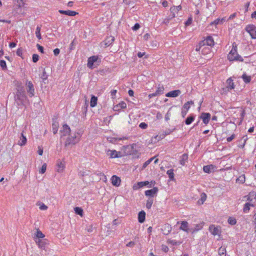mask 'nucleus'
<instances>
[{
	"mask_svg": "<svg viewBox=\"0 0 256 256\" xmlns=\"http://www.w3.org/2000/svg\"><path fill=\"white\" fill-rule=\"evenodd\" d=\"M188 222L186 221H182L181 222V226L180 228V229L181 230H182L184 232H191V230L192 228H188Z\"/></svg>",
	"mask_w": 256,
	"mask_h": 256,
	"instance_id": "2eb2a0df",
	"label": "nucleus"
},
{
	"mask_svg": "<svg viewBox=\"0 0 256 256\" xmlns=\"http://www.w3.org/2000/svg\"><path fill=\"white\" fill-rule=\"evenodd\" d=\"M79 140L80 138L78 137L76 134L73 136L70 134L65 142L64 146H68L70 144H75L78 143Z\"/></svg>",
	"mask_w": 256,
	"mask_h": 256,
	"instance_id": "7ed1b4c3",
	"label": "nucleus"
},
{
	"mask_svg": "<svg viewBox=\"0 0 256 256\" xmlns=\"http://www.w3.org/2000/svg\"><path fill=\"white\" fill-rule=\"evenodd\" d=\"M36 238H37V240L40 239V238H43L44 237V235L42 234V232L40 230H38L36 232Z\"/></svg>",
	"mask_w": 256,
	"mask_h": 256,
	"instance_id": "79ce46f5",
	"label": "nucleus"
},
{
	"mask_svg": "<svg viewBox=\"0 0 256 256\" xmlns=\"http://www.w3.org/2000/svg\"><path fill=\"white\" fill-rule=\"evenodd\" d=\"M58 12L62 14H65L69 16H74L77 14L78 13L75 11H72L70 10H59Z\"/></svg>",
	"mask_w": 256,
	"mask_h": 256,
	"instance_id": "6ab92c4d",
	"label": "nucleus"
},
{
	"mask_svg": "<svg viewBox=\"0 0 256 256\" xmlns=\"http://www.w3.org/2000/svg\"><path fill=\"white\" fill-rule=\"evenodd\" d=\"M52 128L53 130V133L56 134L57 133L58 129V123L56 121L54 122L52 124Z\"/></svg>",
	"mask_w": 256,
	"mask_h": 256,
	"instance_id": "473e14b6",
	"label": "nucleus"
},
{
	"mask_svg": "<svg viewBox=\"0 0 256 256\" xmlns=\"http://www.w3.org/2000/svg\"><path fill=\"white\" fill-rule=\"evenodd\" d=\"M201 228H202V226H200L198 224H196L194 228H192V230H191L190 232L192 233H194V232H197L198 230H200Z\"/></svg>",
	"mask_w": 256,
	"mask_h": 256,
	"instance_id": "49530a36",
	"label": "nucleus"
},
{
	"mask_svg": "<svg viewBox=\"0 0 256 256\" xmlns=\"http://www.w3.org/2000/svg\"><path fill=\"white\" fill-rule=\"evenodd\" d=\"M210 114L208 112H202L200 118L202 120L204 124H207L210 122Z\"/></svg>",
	"mask_w": 256,
	"mask_h": 256,
	"instance_id": "9b49d317",
	"label": "nucleus"
},
{
	"mask_svg": "<svg viewBox=\"0 0 256 256\" xmlns=\"http://www.w3.org/2000/svg\"><path fill=\"white\" fill-rule=\"evenodd\" d=\"M60 50L58 48H55L54 50V54L56 56H57L60 54Z\"/></svg>",
	"mask_w": 256,
	"mask_h": 256,
	"instance_id": "e2e57ef3",
	"label": "nucleus"
},
{
	"mask_svg": "<svg viewBox=\"0 0 256 256\" xmlns=\"http://www.w3.org/2000/svg\"><path fill=\"white\" fill-rule=\"evenodd\" d=\"M101 60L98 58V56H93L88 58L87 66L90 69H93L100 64Z\"/></svg>",
	"mask_w": 256,
	"mask_h": 256,
	"instance_id": "f03ea898",
	"label": "nucleus"
},
{
	"mask_svg": "<svg viewBox=\"0 0 256 256\" xmlns=\"http://www.w3.org/2000/svg\"><path fill=\"white\" fill-rule=\"evenodd\" d=\"M16 44L14 42H11L9 44V46L10 48H14L16 47Z\"/></svg>",
	"mask_w": 256,
	"mask_h": 256,
	"instance_id": "69168bd1",
	"label": "nucleus"
},
{
	"mask_svg": "<svg viewBox=\"0 0 256 256\" xmlns=\"http://www.w3.org/2000/svg\"><path fill=\"white\" fill-rule=\"evenodd\" d=\"M206 194L202 192L200 194V198L198 200V204L200 205H201L204 204V202L206 200Z\"/></svg>",
	"mask_w": 256,
	"mask_h": 256,
	"instance_id": "c756f323",
	"label": "nucleus"
},
{
	"mask_svg": "<svg viewBox=\"0 0 256 256\" xmlns=\"http://www.w3.org/2000/svg\"><path fill=\"white\" fill-rule=\"evenodd\" d=\"M26 88L28 96L32 98L34 96V88L33 84L30 81L27 80L26 84Z\"/></svg>",
	"mask_w": 256,
	"mask_h": 256,
	"instance_id": "39448f33",
	"label": "nucleus"
},
{
	"mask_svg": "<svg viewBox=\"0 0 256 256\" xmlns=\"http://www.w3.org/2000/svg\"><path fill=\"white\" fill-rule=\"evenodd\" d=\"M64 168V164L62 162H60L57 164L56 170L58 172H62Z\"/></svg>",
	"mask_w": 256,
	"mask_h": 256,
	"instance_id": "e433bc0d",
	"label": "nucleus"
},
{
	"mask_svg": "<svg viewBox=\"0 0 256 256\" xmlns=\"http://www.w3.org/2000/svg\"><path fill=\"white\" fill-rule=\"evenodd\" d=\"M106 152L107 156H110V158H118L122 156L121 152H117L116 150H106Z\"/></svg>",
	"mask_w": 256,
	"mask_h": 256,
	"instance_id": "423d86ee",
	"label": "nucleus"
},
{
	"mask_svg": "<svg viewBox=\"0 0 256 256\" xmlns=\"http://www.w3.org/2000/svg\"><path fill=\"white\" fill-rule=\"evenodd\" d=\"M16 54L18 56H21L22 54V50L18 48L16 52Z\"/></svg>",
	"mask_w": 256,
	"mask_h": 256,
	"instance_id": "338daca9",
	"label": "nucleus"
},
{
	"mask_svg": "<svg viewBox=\"0 0 256 256\" xmlns=\"http://www.w3.org/2000/svg\"><path fill=\"white\" fill-rule=\"evenodd\" d=\"M237 181L240 182V183L243 184L245 182V176L244 175H242L240 176L236 180Z\"/></svg>",
	"mask_w": 256,
	"mask_h": 256,
	"instance_id": "3c124183",
	"label": "nucleus"
},
{
	"mask_svg": "<svg viewBox=\"0 0 256 256\" xmlns=\"http://www.w3.org/2000/svg\"><path fill=\"white\" fill-rule=\"evenodd\" d=\"M140 28V25L138 23H136L132 27V30L134 31L138 30Z\"/></svg>",
	"mask_w": 256,
	"mask_h": 256,
	"instance_id": "5fc2aeb1",
	"label": "nucleus"
},
{
	"mask_svg": "<svg viewBox=\"0 0 256 256\" xmlns=\"http://www.w3.org/2000/svg\"><path fill=\"white\" fill-rule=\"evenodd\" d=\"M209 230L210 232L214 236L220 235V228L218 226H215L214 224L210 226Z\"/></svg>",
	"mask_w": 256,
	"mask_h": 256,
	"instance_id": "f8f14e48",
	"label": "nucleus"
},
{
	"mask_svg": "<svg viewBox=\"0 0 256 256\" xmlns=\"http://www.w3.org/2000/svg\"><path fill=\"white\" fill-rule=\"evenodd\" d=\"M111 180L113 186H118L120 185L121 180L119 177L114 175L112 176Z\"/></svg>",
	"mask_w": 256,
	"mask_h": 256,
	"instance_id": "f3484780",
	"label": "nucleus"
},
{
	"mask_svg": "<svg viewBox=\"0 0 256 256\" xmlns=\"http://www.w3.org/2000/svg\"><path fill=\"white\" fill-rule=\"evenodd\" d=\"M226 88H227L228 90H232L234 88V83L233 82V80L231 78L227 80L226 81Z\"/></svg>",
	"mask_w": 256,
	"mask_h": 256,
	"instance_id": "aec40b11",
	"label": "nucleus"
},
{
	"mask_svg": "<svg viewBox=\"0 0 256 256\" xmlns=\"http://www.w3.org/2000/svg\"><path fill=\"white\" fill-rule=\"evenodd\" d=\"M116 92H117L116 90H114L111 91L110 93H111V96H112V98H114Z\"/></svg>",
	"mask_w": 256,
	"mask_h": 256,
	"instance_id": "0e129e2a",
	"label": "nucleus"
},
{
	"mask_svg": "<svg viewBox=\"0 0 256 256\" xmlns=\"http://www.w3.org/2000/svg\"><path fill=\"white\" fill-rule=\"evenodd\" d=\"M32 62H36L39 60V56L37 54H34L32 56Z\"/></svg>",
	"mask_w": 256,
	"mask_h": 256,
	"instance_id": "8fccbe9b",
	"label": "nucleus"
},
{
	"mask_svg": "<svg viewBox=\"0 0 256 256\" xmlns=\"http://www.w3.org/2000/svg\"><path fill=\"white\" fill-rule=\"evenodd\" d=\"M168 244H172L173 246L180 245L181 244V242L174 240H168Z\"/></svg>",
	"mask_w": 256,
	"mask_h": 256,
	"instance_id": "ea45409f",
	"label": "nucleus"
},
{
	"mask_svg": "<svg viewBox=\"0 0 256 256\" xmlns=\"http://www.w3.org/2000/svg\"><path fill=\"white\" fill-rule=\"evenodd\" d=\"M36 47L38 48V50H39V52H40L42 53H44L43 46H41L39 44H36Z\"/></svg>",
	"mask_w": 256,
	"mask_h": 256,
	"instance_id": "052dcab7",
	"label": "nucleus"
},
{
	"mask_svg": "<svg viewBox=\"0 0 256 256\" xmlns=\"http://www.w3.org/2000/svg\"><path fill=\"white\" fill-rule=\"evenodd\" d=\"M196 117V115L194 114H192L188 116V117L186 118L184 120V122L186 125H189L191 124L194 120Z\"/></svg>",
	"mask_w": 256,
	"mask_h": 256,
	"instance_id": "4be33fe9",
	"label": "nucleus"
},
{
	"mask_svg": "<svg viewBox=\"0 0 256 256\" xmlns=\"http://www.w3.org/2000/svg\"><path fill=\"white\" fill-rule=\"evenodd\" d=\"M134 245V242H130L128 244H126V246L128 247H132Z\"/></svg>",
	"mask_w": 256,
	"mask_h": 256,
	"instance_id": "774afa93",
	"label": "nucleus"
},
{
	"mask_svg": "<svg viewBox=\"0 0 256 256\" xmlns=\"http://www.w3.org/2000/svg\"><path fill=\"white\" fill-rule=\"evenodd\" d=\"M214 40L211 36H208L206 37V38L200 42V46H214Z\"/></svg>",
	"mask_w": 256,
	"mask_h": 256,
	"instance_id": "20e7f679",
	"label": "nucleus"
},
{
	"mask_svg": "<svg viewBox=\"0 0 256 256\" xmlns=\"http://www.w3.org/2000/svg\"><path fill=\"white\" fill-rule=\"evenodd\" d=\"M226 250L224 248H220L218 249V254L220 256H226Z\"/></svg>",
	"mask_w": 256,
	"mask_h": 256,
	"instance_id": "37998d69",
	"label": "nucleus"
},
{
	"mask_svg": "<svg viewBox=\"0 0 256 256\" xmlns=\"http://www.w3.org/2000/svg\"><path fill=\"white\" fill-rule=\"evenodd\" d=\"M48 74H46V71L44 70L43 72H42V74L41 76V78L43 80H46L47 78H48Z\"/></svg>",
	"mask_w": 256,
	"mask_h": 256,
	"instance_id": "4d7b16f0",
	"label": "nucleus"
},
{
	"mask_svg": "<svg viewBox=\"0 0 256 256\" xmlns=\"http://www.w3.org/2000/svg\"><path fill=\"white\" fill-rule=\"evenodd\" d=\"M18 8H21L24 6L26 0H13Z\"/></svg>",
	"mask_w": 256,
	"mask_h": 256,
	"instance_id": "c85d7f7f",
	"label": "nucleus"
},
{
	"mask_svg": "<svg viewBox=\"0 0 256 256\" xmlns=\"http://www.w3.org/2000/svg\"><path fill=\"white\" fill-rule=\"evenodd\" d=\"M246 30L250 34L252 38H256V26H255L253 24L247 26Z\"/></svg>",
	"mask_w": 256,
	"mask_h": 256,
	"instance_id": "6e6552de",
	"label": "nucleus"
},
{
	"mask_svg": "<svg viewBox=\"0 0 256 256\" xmlns=\"http://www.w3.org/2000/svg\"><path fill=\"white\" fill-rule=\"evenodd\" d=\"M228 222L231 225H234L236 222V220L234 218L230 217L228 219Z\"/></svg>",
	"mask_w": 256,
	"mask_h": 256,
	"instance_id": "c03bdc74",
	"label": "nucleus"
},
{
	"mask_svg": "<svg viewBox=\"0 0 256 256\" xmlns=\"http://www.w3.org/2000/svg\"><path fill=\"white\" fill-rule=\"evenodd\" d=\"M0 66L2 70H7V66L5 60H1L0 61Z\"/></svg>",
	"mask_w": 256,
	"mask_h": 256,
	"instance_id": "a19ab883",
	"label": "nucleus"
},
{
	"mask_svg": "<svg viewBox=\"0 0 256 256\" xmlns=\"http://www.w3.org/2000/svg\"><path fill=\"white\" fill-rule=\"evenodd\" d=\"M146 218V212L144 210H142L138 212V220L140 223H142L144 222Z\"/></svg>",
	"mask_w": 256,
	"mask_h": 256,
	"instance_id": "b1692460",
	"label": "nucleus"
},
{
	"mask_svg": "<svg viewBox=\"0 0 256 256\" xmlns=\"http://www.w3.org/2000/svg\"><path fill=\"white\" fill-rule=\"evenodd\" d=\"M164 90V88L163 86L159 87L158 88V90L156 92V93L159 96L163 94Z\"/></svg>",
	"mask_w": 256,
	"mask_h": 256,
	"instance_id": "de8ad7c7",
	"label": "nucleus"
},
{
	"mask_svg": "<svg viewBox=\"0 0 256 256\" xmlns=\"http://www.w3.org/2000/svg\"><path fill=\"white\" fill-rule=\"evenodd\" d=\"M46 163H44L42 165L40 170V173L44 174L46 172Z\"/></svg>",
	"mask_w": 256,
	"mask_h": 256,
	"instance_id": "09e8293b",
	"label": "nucleus"
},
{
	"mask_svg": "<svg viewBox=\"0 0 256 256\" xmlns=\"http://www.w3.org/2000/svg\"><path fill=\"white\" fill-rule=\"evenodd\" d=\"M194 102L193 101L190 100L186 102L184 104L182 108L181 115L182 118H184L188 112V111L190 108V104H194Z\"/></svg>",
	"mask_w": 256,
	"mask_h": 256,
	"instance_id": "0eeeda50",
	"label": "nucleus"
},
{
	"mask_svg": "<svg viewBox=\"0 0 256 256\" xmlns=\"http://www.w3.org/2000/svg\"><path fill=\"white\" fill-rule=\"evenodd\" d=\"M154 200L152 198H149L147 200L146 204V207L148 209H150L153 204Z\"/></svg>",
	"mask_w": 256,
	"mask_h": 256,
	"instance_id": "f704fd0d",
	"label": "nucleus"
},
{
	"mask_svg": "<svg viewBox=\"0 0 256 256\" xmlns=\"http://www.w3.org/2000/svg\"><path fill=\"white\" fill-rule=\"evenodd\" d=\"M126 108V104L124 102H122L114 106L113 110L114 111H118L120 108Z\"/></svg>",
	"mask_w": 256,
	"mask_h": 256,
	"instance_id": "412c9836",
	"label": "nucleus"
},
{
	"mask_svg": "<svg viewBox=\"0 0 256 256\" xmlns=\"http://www.w3.org/2000/svg\"><path fill=\"white\" fill-rule=\"evenodd\" d=\"M209 52H210V49L208 48H204L202 50V52L204 54Z\"/></svg>",
	"mask_w": 256,
	"mask_h": 256,
	"instance_id": "13d9d810",
	"label": "nucleus"
},
{
	"mask_svg": "<svg viewBox=\"0 0 256 256\" xmlns=\"http://www.w3.org/2000/svg\"><path fill=\"white\" fill-rule=\"evenodd\" d=\"M180 94V90H176L168 92L166 94V96L167 97L175 98L178 96Z\"/></svg>",
	"mask_w": 256,
	"mask_h": 256,
	"instance_id": "4468645a",
	"label": "nucleus"
},
{
	"mask_svg": "<svg viewBox=\"0 0 256 256\" xmlns=\"http://www.w3.org/2000/svg\"><path fill=\"white\" fill-rule=\"evenodd\" d=\"M76 45V42H74V40H73V41L70 43V50H72L74 49L75 46Z\"/></svg>",
	"mask_w": 256,
	"mask_h": 256,
	"instance_id": "864d4df0",
	"label": "nucleus"
},
{
	"mask_svg": "<svg viewBox=\"0 0 256 256\" xmlns=\"http://www.w3.org/2000/svg\"><path fill=\"white\" fill-rule=\"evenodd\" d=\"M27 142V139L26 136L24 135L23 132L20 134V140L18 142V144L21 146H24L26 144Z\"/></svg>",
	"mask_w": 256,
	"mask_h": 256,
	"instance_id": "393cba45",
	"label": "nucleus"
},
{
	"mask_svg": "<svg viewBox=\"0 0 256 256\" xmlns=\"http://www.w3.org/2000/svg\"><path fill=\"white\" fill-rule=\"evenodd\" d=\"M149 184V182L144 181V182H138L136 184L133 186V189L134 190H138L139 188L144 187V186H148Z\"/></svg>",
	"mask_w": 256,
	"mask_h": 256,
	"instance_id": "a211bd4d",
	"label": "nucleus"
},
{
	"mask_svg": "<svg viewBox=\"0 0 256 256\" xmlns=\"http://www.w3.org/2000/svg\"><path fill=\"white\" fill-rule=\"evenodd\" d=\"M114 40V36H110L104 42V44L106 46H110Z\"/></svg>",
	"mask_w": 256,
	"mask_h": 256,
	"instance_id": "bb28decb",
	"label": "nucleus"
},
{
	"mask_svg": "<svg viewBox=\"0 0 256 256\" xmlns=\"http://www.w3.org/2000/svg\"><path fill=\"white\" fill-rule=\"evenodd\" d=\"M237 45L235 42L232 44V48L228 56V58L230 61L238 60L243 62L244 59L239 55L237 52Z\"/></svg>",
	"mask_w": 256,
	"mask_h": 256,
	"instance_id": "f257e3e1",
	"label": "nucleus"
},
{
	"mask_svg": "<svg viewBox=\"0 0 256 256\" xmlns=\"http://www.w3.org/2000/svg\"><path fill=\"white\" fill-rule=\"evenodd\" d=\"M74 210L76 214L81 216L82 215L83 210L82 208L80 207H76Z\"/></svg>",
	"mask_w": 256,
	"mask_h": 256,
	"instance_id": "58836bf2",
	"label": "nucleus"
},
{
	"mask_svg": "<svg viewBox=\"0 0 256 256\" xmlns=\"http://www.w3.org/2000/svg\"><path fill=\"white\" fill-rule=\"evenodd\" d=\"M250 206H254L253 204H251L249 202L246 203L244 205V208H243L244 212L245 213L248 212L250 210Z\"/></svg>",
	"mask_w": 256,
	"mask_h": 256,
	"instance_id": "2f4dec72",
	"label": "nucleus"
},
{
	"mask_svg": "<svg viewBox=\"0 0 256 256\" xmlns=\"http://www.w3.org/2000/svg\"><path fill=\"white\" fill-rule=\"evenodd\" d=\"M35 242L38 246L39 248L42 249H45L46 245V242L44 240L40 239L37 240V238L35 239Z\"/></svg>",
	"mask_w": 256,
	"mask_h": 256,
	"instance_id": "a878e982",
	"label": "nucleus"
},
{
	"mask_svg": "<svg viewBox=\"0 0 256 256\" xmlns=\"http://www.w3.org/2000/svg\"><path fill=\"white\" fill-rule=\"evenodd\" d=\"M61 133V137L64 136H70L71 130L67 124H64L62 126V129L60 131Z\"/></svg>",
	"mask_w": 256,
	"mask_h": 256,
	"instance_id": "9d476101",
	"label": "nucleus"
},
{
	"mask_svg": "<svg viewBox=\"0 0 256 256\" xmlns=\"http://www.w3.org/2000/svg\"><path fill=\"white\" fill-rule=\"evenodd\" d=\"M98 98L94 95L92 96L90 106L91 107H94L97 104Z\"/></svg>",
	"mask_w": 256,
	"mask_h": 256,
	"instance_id": "7c9ffc66",
	"label": "nucleus"
},
{
	"mask_svg": "<svg viewBox=\"0 0 256 256\" xmlns=\"http://www.w3.org/2000/svg\"><path fill=\"white\" fill-rule=\"evenodd\" d=\"M15 98L16 100H19L20 102L24 100V99L26 98V94L24 90H18L16 92V95L15 96Z\"/></svg>",
	"mask_w": 256,
	"mask_h": 256,
	"instance_id": "ddd939ff",
	"label": "nucleus"
},
{
	"mask_svg": "<svg viewBox=\"0 0 256 256\" xmlns=\"http://www.w3.org/2000/svg\"><path fill=\"white\" fill-rule=\"evenodd\" d=\"M38 205L40 206V209L41 210H46L48 209V206L43 203L40 204Z\"/></svg>",
	"mask_w": 256,
	"mask_h": 256,
	"instance_id": "603ef678",
	"label": "nucleus"
},
{
	"mask_svg": "<svg viewBox=\"0 0 256 256\" xmlns=\"http://www.w3.org/2000/svg\"><path fill=\"white\" fill-rule=\"evenodd\" d=\"M169 178L171 180H174V170L173 169H170L168 170L166 172Z\"/></svg>",
	"mask_w": 256,
	"mask_h": 256,
	"instance_id": "72a5a7b5",
	"label": "nucleus"
},
{
	"mask_svg": "<svg viewBox=\"0 0 256 256\" xmlns=\"http://www.w3.org/2000/svg\"><path fill=\"white\" fill-rule=\"evenodd\" d=\"M158 191V188L157 187H154L152 189L146 190L144 194L146 196H150V198H152L157 194Z\"/></svg>",
	"mask_w": 256,
	"mask_h": 256,
	"instance_id": "1a4fd4ad",
	"label": "nucleus"
},
{
	"mask_svg": "<svg viewBox=\"0 0 256 256\" xmlns=\"http://www.w3.org/2000/svg\"><path fill=\"white\" fill-rule=\"evenodd\" d=\"M215 166L212 164L205 166L203 168L204 172L210 174L214 170Z\"/></svg>",
	"mask_w": 256,
	"mask_h": 256,
	"instance_id": "5701e85b",
	"label": "nucleus"
},
{
	"mask_svg": "<svg viewBox=\"0 0 256 256\" xmlns=\"http://www.w3.org/2000/svg\"><path fill=\"white\" fill-rule=\"evenodd\" d=\"M154 159V158H152L150 159H148V160H146L142 166L143 168H146L152 162L153 160Z\"/></svg>",
	"mask_w": 256,
	"mask_h": 256,
	"instance_id": "a18cd8bd",
	"label": "nucleus"
},
{
	"mask_svg": "<svg viewBox=\"0 0 256 256\" xmlns=\"http://www.w3.org/2000/svg\"><path fill=\"white\" fill-rule=\"evenodd\" d=\"M140 128L142 129H146L148 128V124L145 122H141L139 125Z\"/></svg>",
	"mask_w": 256,
	"mask_h": 256,
	"instance_id": "6e6d98bb",
	"label": "nucleus"
},
{
	"mask_svg": "<svg viewBox=\"0 0 256 256\" xmlns=\"http://www.w3.org/2000/svg\"><path fill=\"white\" fill-rule=\"evenodd\" d=\"M236 138V135L232 134L230 136L227 138L226 140L228 142H232Z\"/></svg>",
	"mask_w": 256,
	"mask_h": 256,
	"instance_id": "bf43d9fd",
	"label": "nucleus"
},
{
	"mask_svg": "<svg viewBox=\"0 0 256 256\" xmlns=\"http://www.w3.org/2000/svg\"><path fill=\"white\" fill-rule=\"evenodd\" d=\"M172 226L169 224H165L162 228V233L164 235H168L172 230Z\"/></svg>",
	"mask_w": 256,
	"mask_h": 256,
	"instance_id": "dca6fc26",
	"label": "nucleus"
},
{
	"mask_svg": "<svg viewBox=\"0 0 256 256\" xmlns=\"http://www.w3.org/2000/svg\"><path fill=\"white\" fill-rule=\"evenodd\" d=\"M188 156L186 154H183L180 158V164L182 166H184L186 162L188 161Z\"/></svg>",
	"mask_w": 256,
	"mask_h": 256,
	"instance_id": "cd10ccee",
	"label": "nucleus"
},
{
	"mask_svg": "<svg viewBox=\"0 0 256 256\" xmlns=\"http://www.w3.org/2000/svg\"><path fill=\"white\" fill-rule=\"evenodd\" d=\"M162 250L163 252H166L168 251V248L166 245H162Z\"/></svg>",
	"mask_w": 256,
	"mask_h": 256,
	"instance_id": "680f3d73",
	"label": "nucleus"
},
{
	"mask_svg": "<svg viewBox=\"0 0 256 256\" xmlns=\"http://www.w3.org/2000/svg\"><path fill=\"white\" fill-rule=\"evenodd\" d=\"M242 78L243 79L244 81L246 84L250 82L251 77L250 76H247L246 74H244L242 75Z\"/></svg>",
	"mask_w": 256,
	"mask_h": 256,
	"instance_id": "c9c22d12",
	"label": "nucleus"
},
{
	"mask_svg": "<svg viewBox=\"0 0 256 256\" xmlns=\"http://www.w3.org/2000/svg\"><path fill=\"white\" fill-rule=\"evenodd\" d=\"M40 29L41 28L40 26H38L36 28V36L40 40L42 38L41 34H40Z\"/></svg>",
	"mask_w": 256,
	"mask_h": 256,
	"instance_id": "4c0bfd02",
	"label": "nucleus"
}]
</instances>
